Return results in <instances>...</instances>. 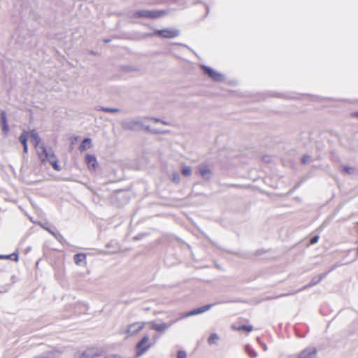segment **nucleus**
Listing matches in <instances>:
<instances>
[{"label":"nucleus","mask_w":358,"mask_h":358,"mask_svg":"<svg viewBox=\"0 0 358 358\" xmlns=\"http://www.w3.org/2000/svg\"><path fill=\"white\" fill-rule=\"evenodd\" d=\"M99 355V350L96 348H89L83 351H78L74 354V358H96Z\"/></svg>","instance_id":"6e6552de"},{"label":"nucleus","mask_w":358,"mask_h":358,"mask_svg":"<svg viewBox=\"0 0 358 358\" xmlns=\"http://www.w3.org/2000/svg\"><path fill=\"white\" fill-rule=\"evenodd\" d=\"M264 350H267V347L266 345L264 346Z\"/></svg>","instance_id":"c9c22d12"},{"label":"nucleus","mask_w":358,"mask_h":358,"mask_svg":"<svg viewBox=\"0 0 358 358\" xmlns=\"http://www.w3.org/2000/svg\"><path fill=\"white\" fill-rule=\"evenodd\" d=\"M245 351L248 354V355L250 356L251 357L255 358L257 356V352H255L252 349H251L250 347L248 345H247L245 347Z\"/></svg>","instance_id":"393cba45"},{"label":"nucleus","mask_w":358,"mask_h":358,"mask_svg":"<svg viewBox=\"0 0 358 358\" xmlns=\"http://www.w3.org/2000/svg\"><path fill=\"white\" fill-rule=\"evenodd\" d=\"M6 258L8 259H11L17 262L18 260V255L15 253H13L11 255H7Z\"/></svg>","instance_id":"c756f323"},{"label":"nucleus","mask_w":358,"mask_h":358,"mask_svg":"<svg viewBox=\"0 0 358 358\" xmlns=\"http://www.w3.org/2000/svg\"><path fill=\"white\" fill-rule=\"evenodd\" d=\"M155 34L165 38H173L179 36L180 31L176 29H156L153 34H149L148 36H152Z\"/></svg>","instance_id":"0eeeda50"},{"label":"nucleus","mask_w":358,"mask_h":358,"mask_svg":"<svg viewBox=\"0 0 358 358\" xmlns=\"http://www.w3.org/2000/svg\"><path fill=\"white\" fill-rule=\"evenodd\" d=\"M91 142H92V140L91 138H85L83 139V142L81 143V144L79 145V150L83 152L88 148H90L91 147Z\"/></svg>","instance_id":"a211bd4d"},{"label":"nucleus","mask_w":358,"mask_h":358,"mask_svg":"<svg viewBox=\"0 0 358 358\" xmlns=\"http://www.w3.org/2000/svg\"><path fill=\"white\" fill-rule=\"evenodd\" d=\"M98 110H101L106 113H117L119 111L118 108H108V107H99Z\"/></svg>","instance_id":"412c9836"},{"label":"nucleus","mask_w":358,"mask_h":358,"mask_svg":"<svg viewBox=\"0 0 358 358\" xmlns=\"http://www.w3.org/2000/svg\"><path fill=\"white\" fill-rule=\"evenodd\" d=\"M165 15L164 10H142L136 11L134 17H145V18H158Z\"/></svg>","instance_id":"39448f33"},{"label":"nucleus","mask_w":358,"mask_h":358,"mask_svg":"<svg viewBox=\"0 0 358 358\" xmlns=\"http://www.w3.org/2000/svg\"><path fill=\"white\" fill-rule=\"evenodd\" d=\"M326 275H327V273H322V274H320V275L313 278V279L311 280V281H310V282L309 284L305 285L304 287H303L299 290L294 291L293 292H290V293H287V294H280V295H278V296H271V297H269L268 299H278V298H280V297H282V296H289V295H291V294H296V293H298L301 290H305V289H308L309 287H311L317 285V283H319L325 277Z\"/></svg>","instance_id":"20e7f679"},{"label":"nucleus","mask_w":358,"mask_h":358,"mask_svg":"<svg viewBox=\"0 0 358 358\" xmlns=\"http://www.w3.org/2000/svg\"><path fill=\"white\" fill-rule=\"evenodd\" d=\"M199 173L204 180H208L212 176L210 169L206 165H200L199 166Z\"/></svg>","instance_id":"4468645a"},{"label":"nucleus","mask_w":358,"mask_h":358,"mask_svg":"<svg viewBox=\"0 0 358 358\" xmlns=\"http://www.w3.org/2000/svg\"><path fill=\"white\" fill-rule=\"evenodd\" d=\"M201 68L204 71L205 73H206L213 80L216 82H221L224 80V76L214 69L205 65H203Z\"/></svg>","instance_id":"9d476101"},{"label":"nucleus","mask_w":358,"mask_h":358,"mask_svg":"<svg viewBox=\"0 0 358 358\" xmlns=\"http://www.w3.org/2000/svg\"><path fill=\"white\" fill-rule=\"evenodd\" d=\"M6 256H7V255H0V259H7V258H6Z\"/></svg>","instance_id":"f704fd0d"},{"label":"nucleus","mask_w":358,"mask_h":358,"mask_svg":"<svg viewBox=\"0 0 358 358\" xmlns=\"http://www.w3.org/2000/svg\"><path fill=\"white\" fill-rule=\"evenodd\" d=\"M180 180V174L178 172H173L171 176V181L176 184H178Z\"/></svg>","instance_id":"b1692460"},{"label":"nucleus","mask_w":358,"mask_h":358,"mask_svg":"<svg viewBox=\"0 0 358 358\" xmlns=\"http://www.w3.org/2000/svg\"><path fill=\"white\" fill-rule=\"evenodd\" d=\"M236 329L237 331H246L248 332H250L253 330V327L252 325H241Z\"/></svg>","instance_id":"5701e85b"},{"label":"nucleus","mask_w":358,"mask_h":358,"mask_svg":"<svg viewBox=\"0 0 358 358\" xmlns=\"http://www.w3.org/2000/svg\"><path fill=\"white\" fill-rule=\"evenodd\" d=\"M187 357V353L184 350H179L177 353V358H185Z\"/></svg>","instance_id":"7c9ffc66"},{"label":"nucleus","mask_w":358,"mask_h":358,"mask_svg":"<svg viewBox=\"0 0 358 358\" xmlns=\"http://www.w3.org/2000/svg\"><path fill=\"white\" fill-rule=\"evenodd\" d=\"M27 150H28V147H27V145H23V150L24 152H27Z\"/></svg>","instance_id":"72a5a7b5"},{"label":"nucleus","mask_w":358,"mask_h":358,"mask_svg":"<svg viewBox=\"0 0 358 358\" xmlns=\"http://www.w3.org/2000/svg\"><path fill=\"white\" fill-rule=\"evenodd\" d=\"M143 121L138 118L127 119L122 121V127L125 130L138 131L143 127Z\"/></svg>","instance_id":"f03ea898"},{"label":"nucleus","mask_w":358,"mask_h":358,"mask_svg":"<svg viewBox=\"0 0 358 358\" xmlns=\"http://www.w3.org/2000/svg\"><path fill=\"white\" fill-rule=\"evenodd\" d=\"M74 262L77 265L85 264H86V255L83 253L77 254L74 255Z\"/></svg>","instance_id":"f3484780"},{"label":"nucleus","mask_w":358,"mask_h":358,"mask_svg":"<svg viewBox=\"0 0 358 358\" xmlns=\"http://www.w3.org/2000/svg\"><path fill=\"white\" fill-rule=\"evenodd\" d=\"M219 339V336L217 334H212L210 337L208 338V343L210 344L214 343L215 341Z\"/></svg>","instance_id":"a878e982"},{"label":"nucleus","mask_w":358,"mask_h":358,"mask_svg":"<svg viewBox=\"0 0 358 358\" xmlns=\"http://www.w3.org/2000/svg\"><path fill=\"white\" fill-rule=\"evenodd\" d=\"M85 162L87 164L89 169L95 170L97 165L96 159L94 155H87L85 157Z\"/></svg>","instance_id":"2eb2a0df"},{"label":"nucleus","mask_w":358,"mask_h":358,"mask_svg":"<svg viewBox=\"0 0 358 358\" xmlns=\"http://www.w3.org/2000/svg\"><path fill=\"white\" fill-rule=\"evenodd\" d=\"M150 338L148 336H144L141 340L136 345V356L139 357L144 355L151 347L149 343Z\"/></svg>","instance_id":"423d86ee"},{"label":"nucleus","mask_w":358,"mask_h":358,"mask_svg":"<svg viewBox=\"0 0 358 358\" xmlns=\"http://www.w3.org/2000/svg\"><path fill=\"white\" fill-rule=\"evenodd\" d=\"M145 324L146 323L145 322H136L129 324L126 331L127 334L128 336H133L137 334L144 329Z\"/></svg>","instance_id":"1a4fd4ad"},{"label":"nucleus","mask_w":358,"mask_h":358,"mask_svg":"<svg viewBox=\"0 0 358 358\" xmlns=\"http://www.w3.org/2000/svg\"><path fill=\"white\" fill-rule=\"evenodd\" d=\"M343 169L346 173L350 174V175L354 174L355 173V169L352 167L345 166V167H343Z\"/></svg>","instance_id":"cd10ccee"},{"label":"nucleus","mask_w":358,"mask_h":358,"mask_svg":"<svg viewBox=\"0 0 358 358\" xmlns=\"http://www.w3.org/2000/svg\"><path fill=\"white\" fill-rule=\"evenodd\" d=\"M42 162L48 161L52 166L55 170L59 171L61 169L60 166L58 164L56 157L54 152L51 148H48L45 152L42 153L38 156Z\"/></svg>","instance_id":"7ed1b4c3"},{"label":"nucleus","mask_w":358,"mask_h":358,"mask_svg":"<svg viewBox=\"0 0 358 358\" xmlns=\"http://www.w3.org/2000/svg\"><path fill=\"white\" fill-rule=\"evenodd\" d=\"M318 240H319L318 236H314L313 238H311L310 243L315 244L316 243H317Z\"/></svg>","instance_id":"2f4dec72"},{"label":"nucleus","mask_w":358,"mask_h":358,"mask_svg":"<svg viewBox=\"0 0 358 358\" xmlns=\"http://www.w3.org/2000/svg\"><path fill=\"white\" fill-rule=\"evenodd\" d=\"M38 225H40L43 229L48 231L50 234H51L57 240L60 241V238H62V236L58 233L55 232L50 228H49L46 224L38 222Z\"/></svg>","instance_id":"dca6fc26"},{"label":"nucleus","mask_w":358,"mask_h":358,"mask_svg":"<svg viewBox=\"0 0 358 358\" xmlns=\"http://www.w3.org/2000/svg\"><path fill=\"white\" fill-rule=\"evenodd\" d=\"M2 127V132L4 135H7L9 131V127L8 124H4L1 125Z\"/></svg>","instance_id":"c85d7f7f"},{"label":"nucleus","mask_w":358,"mask_h":358,"mask_svg":"<svg viewBox=\"0 0 358 358\" xmlns=\"http://www.w3.org/2000/svg\"><path fill=\"white\" fill-rule=\"evenodd\" d=\"M182 174L185 176H189L192 174V169L189 166L183 165L181 170Z\"/></svg>","instance_id":"4be33fe9"},{"label":"nucleus","mask_w":358,"mask_h":358,"mask_svg":"<svg viewBox=\"0 0 358 358\" xmlns=\"http://www.w3.org/2000/svg\"><path fill=\"white\" fill-rule=\"evenodd\" d=\"M143 120H151L155 123L161 122L162 124H163L164 125H170L171 124L170 122H169L164 121L159 118H155V117H145V118H143Z\"/></svg>","instance_id":"6ab92c4d"},{"label":"nucleus","mask_w":358,"mask_h":358,"mask_svg":"<svg viewBox=\"0 0 358 358\" xmlns=\"http://www.w3.org/2000/svg\"><path fill=\"white\" fill-rule=\"evenodd\" d=\"M177 320H175L171 322L170 323L164 322L161 324H157L155 321H151L150 324H151L152 329H154L156 331L163 333L166 330H167L172 324H173Z\"/></svg>","instance_id":"9b49d317"},{"label":"nucleus","mask_w":358,"mask_h":358,"mask_svg":"<svg viewBox=\"0 0 358 358\" xmlns=\"http://www.w3.org/2000/svg\"><path fill=\"white\" fill-rule=\"evenodd\" d=\"M28 138H29V134L26 131H24L22 134V135L20 136L19 140L22 143V145H27Z\"/></svg>","instance_id":"aec40b11"},{"label":"nucleus","mask_w":358,"mask_h":358,"mask_svg":"<svg viewBox=\"0 0 358 358\" xmlns=\"http://www.w3.org/2000/svg\"><path fill=\"white\" fill-rule=\"evenodd\" d=\"M308 159H309V157H308V156H305V157H303L302 158V159H301V160H302V162H303V163H304V164H305V163H306V162H308Z\"/></svg>","instance_id":"473e14b6"},{"label":"nucleus","mask_w":358,"mask_h":358,"mask_svg":"<svg viewBox=\"0 0 358 358\" xmlns=\"http://www.w3.org/2000/svg\"><path fill=\"white\" fill-rule=\"evenodd\" d=\"M29 134V138H30L31 142L34 145L38 155H41L42 153L45 152L48 148H45L43 144L41 138L38 135L37 132L34 130H32Z\"/></svg>","instance_id":"f257e3e1"},{"label":"nucleus","mask_w":358,"mask_h":358,"mask_svg":"<svg viewBox=\"0 0 358 358\" xmlns=\"http://www.w3.org/2000/svg\"><path fill=\"white\" fill-rule=\"evenodd\" d=\"M357 115H358V113H357Z\"/></svg>","instance_id":"e433bc0d"},{"label":"nucleus","mask_w":358,"mask_h":358,"mask_svg":"<svg viewBox=\"0 0 358 358\" xmlns=\"http://www.w3.org/2000/svg\"><path fill=\"white\" fill-rule=\"evenodd\" d=\"M317 350L315 348H308L298 355V358H315Z\"/></svg>","instance_id":"f8f14e48"},{"label":"nucleus","mask_w":358,"mask_h":358,"mask_svg":"<svg viewBox=\"0 0 358 358\" xmlns=\"http://www.w3.org/2000/svg\"><path fill=\"white\" fill-rule=\"evenodd\" d=\"M212 306H213V305L208 304V305H206L204 306H202L201 308L194 309L193 310H191V311L187 313L184 316H182V317H190V316L201 314V313H204L206 311L209 310L211 308Z\"/></svg>","instance_id":"ddd939ff"},{"label":"nucleus","mask_w":358,"mask_h":358,"mask_svg":"<svg viewBox=\"0 0 358 358\" xmlns=\"http://www.w3.org/2000/svg\"><path fill=\"white\" fill-rule=\"evenodd\" d=\"M1 125L4 124H8L6 120V113L5 111L1 112Z\"/></svg>","instance_id":"bb28decb"}]
</instances>
